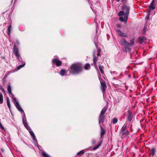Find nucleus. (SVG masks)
<instances>
[{
  "label": "nucleus",
  "mask_w": 157,
  "mask_h": 157,
  "mask_svg": "<svg viewBox=\"0 0 157 157\" xmlns=\"http://www.w3.org/2000/svg\"><path fill=\"white\" fill-rule=\"evenodd\" d=\"M96 140L95 139L92 140V143L93 145H94L96 143Z\"/></svg>",
  "instance_id": "nucleus-33"
},
{
  "label": "nucleus",
  "mask_w": 157,
  "mask_h": 157,
  "mask_svg": "<svg viewBox=\"0 0 157 157\" xmlns=\"http://www.w3.org/2000/svg\"><path fill=\"white\" fill-rule=\"evenodd\" d=\"M117 27H121L120 25L119 24H117Z\"/></svg>",
  "instance_id": "nucleus-37"
},
{
  "label": "nucleus",
  "mask_w": 157,
  "mask_h": 157,
  "mask_svg": "<svg viewBox=\"0 0 157 157\" xmlns=\"http://www.w3.org/2000/svg\"><path fill=\"white\" fill-rule=\"evenodd\" d=\"M84 152H85L84 150H82L80 151L79 152H78L77 153V155H82V154H84Z\"/></svg>",
  "instance_id": "nucleus-25"
},
{
  "label": "nucleus",
  "mask_w": 157,
  "mask_h": 157,
  "mask_svg": "<svg viewBox=\"0 0 157 157\" xmlns=\"http://www.w3.org/2000/svg\"><path fill=\"white\" fill-rule=\"evenodd\" d=\"M100 126L101 128V137L102 138L105 134V131L102 127V125H100Z\"/></svg>",
  "instance_id": "nucleus-15"
},
{
  "label": "nucleus",
  "mask_w": 157,
  "mask_h": 157,
  "mask_svg": "<svg viewBox=\"0 0 157 157\" xmlns=\"http://www.w3.org/2000/svg\"><path fill=\"white\" fill-rule=\"evenodd\" d=\"M133 117V115L132 113L130 110L129 109L128 112L127 119V120L129 121L130 123L132 122Z\"/></svg>",
  "instance_id": "nucleus-9"
},
{
  "label": "nucleus",
  "mask_w": 157,
  "mask_h": 157,
  "mask_svg": "<svg viewBox=\"0 0 157 157\" xmlns=\"http://www.w3.org/2000/svg\"><path fill=\"white\" fill-rule=\"evenodd\" d=\"M2 92H5V90H4V89L3 88L2 89Z\"/></svg>",
  "instance_id": "nucleus-38"
},
{
  "label": "nucleus",
  "mask_w": 157,
  "mask_h": 157,
  "mask_svg": "<svg viewBox=\"0 0 157 157\" xmlns=\"http://www.w3.org/2000/svg\"><path fill=\"white\" fill-rule=\"evenodd\" d=\"M6 101L8 106L9 109H10V105L9 98H6Z\"/></svg>",
  "instance_id": "nucleus-24"
},
{
  "label": "nucleus",
  "mask_w": 157,
  "mask_h": 157,
  "mask_svg": "<svg viewBox=\"0 0 157 157\" xmlns=\"http://www.w3.org/2000/svg\"><path fill=\"white\" fill-rule=\"evenodd\" d=\"M101 143H100L98 145L94 147L93 148V150H95L97 149L101 145Z\"/></svg>",
  "instance_id": "nucleus-30"
},
{
  "label": "nucleus",
  "mask_w": 157,
  "mask_h": 157,
  "mask_svg": "<svg viewBox=\"0 0 157 157\" xmlns=\"http://www.w3.org/2000/svg\"><path fill=\"white\" fill-rule=\"evenodd\" d=\"M82 65L80 63H77L73 64L70 68V73L72 75H77L82 71Z\"/></svg>",
  "instance_id": "nucleus-2"
},
{
  "label": "nucleus",
  "mask_w": 157,
  "mask_h": 157,
  "mask_svg": "<svg viewBox=\"0 0 157 157\" xmlns=\"http://www.w3.org/2000/svg\"><path fill=\"white\" fill-rule=\"evenodd\" d=\"M107 110V108L105 107L102 109L98 117V123L100 126L102 125V124H103L104 121L105 119V114Z\"/></svg>",
  "instance_id": "nucleus-7"
},
{
  "label": "nucleus",
  "mask_w": 157,
  "mask_h": 157,
  "mask_svg": "<svg viewBox=\"0 0 157 157\" xmlns=\"http://www.w3.org/2000/svg\"><path fill=\"white\" fill-rule=\"evenodd\" d=\"M98 59V57L95 56L94 55V59H93V63L94 64L95 67L96 68L97 67V61Z\"/></svg>",
  "instance_id": "nucleus-16"
},
{
  "label": "nucleus",
  "mask_w": 157,
  "mask_h": 157,
  "mask_svg": "<svg viewBox=\"0 0 157 157\" xmlns=\"http://www.w3.org/2000/svg\"><path fill=\"white\" fill-rule=\"evenodd\" d=\"M7 90L9 94L10 95V96L13 99L14 103L16 107L19 111L23 112V110L21 107L20 105V104L16 98L14 97V95L12 94V92L11 88L10 85H9L7 87Z\"/></svg>",
  "instance_id": "nucleus-5"
},
{
  "label": "nucleus",
  "mask_w": 157,
  "mask_h": 157,
  "mask_svg": "<svg viewBox=\"0 0 157 157\" xmlns=\"http://www.w3.org/2000/svg\"><path fill=\"white\" fill-rule=\"evenodd\" d=\"M52 63L53 64L56 65L57 67H59L62 65V62L58 59H54L52 60Z\"/></svg>",
  "instance_id": "nucleus-10"
},
{
  "label": "nucleus",
  "mask_w": 157,
  "mask_h": 157,
  "mask_svg": "<svg viewBox=\"0 0 157 157\" xmlns=\"http://www.w3.org/2000/svg\"><path fill=\"white\" fill-rule=\"evenodd\" d=\"M134 41L135 38H133L130 42V43H129L130 45H129V48H130V46H132L134 44Z\"/></svg>",
  "instance_id": "nucleus-21"
},
{
  "label": "nucleus",
  "mask_w": 157,
  "mask_h": 157,
  "mask_svg": "<svg viewBox=\"0 0 157 157\" xmlns=\"http://www.w3.org/2000/svg\"><path fill=\"white\" fill-rule=\"evenodd\" d=\"M110 73L113 76H116L117 74V72L115 71H111Z\"/></svg>",
  "instance_id": "nucleus-28"
},
{
  "label": "nucleus",
  "mask_w": 157,
  "mask_h": 157,
  "mask_svg": "<svg viewBox=\"0 0 157 157\" xmlns=\"http://www.w3.org/2000/svg\"><path fill=\"white\" fill-rule=\"evenodd\" d=\"M122 9L124 10V12H125V13L124 14V17H120L119 18V20L121 21L126 23L128 19L130 8L127 5H124L122 6Z\"/></svg>",
  "instance_id": "nucleus-4"
},
{
  "label": "nucleus",
  "mask_w": 157,
  "mask_h": 157,
  "mask_svg": "<svg viewBox=\"0 0 157 157\" xmlns=\"http://www.w3.org/2000/svg\"><path fill=\"white\" fill-rule=\"evenodd\" d=\"M16 43L17 45H20V43L18 40H16Z\"/></svg>",
  "instance_id": "nucleus-34"
},
{
  "label": "nucleus",
  "mask_w": 157,
  "mask_h": 157,
  "mask_svg": "<svg viewBox=\"0 0 157 157\" xmlns=\"http://www.w3.org/2000/svg\"><path fill=\"white\" fill-rule=\"evenodd\" d=\"M101 89L103 93L104 94L106 88V85L104 82H101Z\"/></svg>",
  "instance_id": "nucleus-12"
},
{
  "label": "nucleus",
  "mask_w": 157,
  "mask_h": 157,
  "mask_svg": "<svg viewBox=\"0 0 157 157\" xmlns=\"http://www.w3.org/2000/svg\"><path fill=\"white\" fill-rule=\"evenodd\" d=\"M113 79H115V78H113Z\"/></svg>",
  "instance_id": "nucleus-41"
},
{
  "label": "nucleus",
  "mask_w": 157,
  "mask_h": 157,
  "mask_svg": "<svg viewBox=\"0 0 157 157\" xmlns=\"http://www.w3.org/2000/svg\"><path fill=\"white\" fill-rule=\"evenodd\" d=\"M149 19V16H147L146 17V20H147Z\"/></svg>",
  "instance_id": "nucleus-35"
},
{
  "label": "nucleus",
  "mask_w": 157,
  "mask_h": 157,
  "mask_svg": "<svg viewBox=\"0 0 157 157\" xmlns=\"http://www.w3.org/2000/svg\"><path fill=\"white\" fill-rule=\"evenodd\" d=\"M125 0H121V2H123Z\"/></svg>",
  "instance_id": "nucleus-39"
},
{
  "label": "nucleus",
  "mask_w": 157,
  "mask_h": 157,
  "mask_svg": "<svg viewBox=\"0 0 157 157\" xmlns=\"http://www.w3.org/2000/svg\"><path fill=\"white\" fill-rule=\"evenodd\" d=\"M13 52L15 55L16 56V58L17 60V61L20 62L21 64H22L19 65L17 67V69L19 70L25 66V62L22 61L20 54L18 52V48L16 47V45H14L13 46Z\"/></svg>",
  "instance_id": "nucleus-3"
},
{
  "label": "nucleus",
  "mask_w": 157,
  "mask_h": 157,
  "mask_svg": "<svg viewBox=\"0 0 157 157\" xmlns=\"http://www.w3.org/2000/svg\"><path fill=\"white\" fill-rule=\"evenodd\" d=\"M94 44H95L96 48H98V44H97L96 43H95Z\"/></svg>",
  "instance_id": "nucleus-36"
},
{
  "label": "nucleus",
  "mask_w": 157,
  "mask_h": 157,
  "mask_svg": "<svg viewBox=\"0 0 157 157\" xmlns=\"http://www.w3.org/2000/svg\"><path fill=\"white\" fill-rule=\"evenodd\" d=\"M3 96L2 94L0 92V104H2L3 103Z\"/></svg>",
  "instance_id": "nucleus-20"
},
{
  "label": "nucleus",
  "mask_w": 157,
  "mask_h": 157,
  "mask_svg": "<svg viewBox=\"0 0 157 157\" xmlns=\"http://www.w3.org/2000/svg\"><path fill=\"white\" fill-rule=\"evenodd\" d=\"M116 31L118 33L119 35L121 36L126 37H128L126 33H123L119 29H117L116 30Z\"/></svg>",
  "instance_id": "nucleus-11"
},
{
  "label": "nucleus",
  "mask_w": 157,
  "mask_h": 157,
  "mask_svg": "<svg viewBox=\"0 0 157 157\" xmlns=\"http://www.w3.org/2000/svg\"><path fill=\"white\" fill-rule=\"evenodd\" d=\"M20 112L21 113H22L23 114V115H22V122L24 126H25V128L27 129V130L29 131V133L30 135L32 136L34 144H35V145L36 144L37 145V147L39 149L40 147H41L38 145L37 141L35 135L34 134L33 132V131L30 128V127L28 125V124L26 116L24 111H23V112Z\"/></svg>",
  "instance_id": "nucleus-1"
},
{
  "label": "nucleus",
  "mask_w": 157,
  "mask_h": 157,
  "mask_svg": "<svg viewBox=\"0 0 157 157\" xmlns=\"http://www.w3.org/2000/svg\"><path fill=\"white\" fill-rule=\"evenodd\" d=\"M90 65L88 63L86 64L84 66V69L86 70H88L90 69Z\"/></svg>",
  "instance_id": "nucleus-22"
},
{
  "label": "nucleus",
  "mask_w": 157,
  "mask_h": 157,
  "mask_svg": "<svg viewBox=\"0 0 157 157\" xmlns=\"http://www.w3.org/2000/svg\"><path fill=\"white\" fill-rule=\"evenodd\" d=\"M42 155L44 157H51L45 152H42Z\"/></svg>",
  "instance_id": "nucleus-27"
},
{
  "label": "nucleus",
  "mask_w": 157,
  "mask_h": 157,
  "mask_svg": "<svg viewBox=\"0 0 157 157\" xmlns=\"http://www.w3.org/2000/svg\"><path fill=\"white\" fill-rule=\"evenodd\" d=\"M124 14V12L123 11H120L118 13V15L121 16L123 15Z\"/></svg>",
  "instance_id": "nucleus-29"
},
{
  "label": "nucleus",
  "mask_w": 157,
  "mask_h": 157,
  "mask_svg": "<svg viewBox=\"0 0 157 157\" xmlns=\"http://www.w3.org/2000/svg\"><path fill=\"white\" fill-rule=\"evenodd\" d=\"M117 121L118 120L117 118H114L112 122L113 124H115L117 123Z\"/></svg>",
  "instance_id": "nucleus-26"
},
{
  "label": "nucleus",
  "mask_w": 157,
  "mask_h": 157,
  "mask_svg": "<svg viewBox=\"0 0 157 157\" xmlns=\"http://www.w3.org/2000/svg\"><path fill=\"white\" fill-rule=\"evenodd\" d=\"M127 124H125L121 128L119 132V136L122 139H124L129 134V132L127 129Z\"/></svg>",
  "instance_id": "nucleus-6"
},
{
  "label": "nucleus",
  "mask_w": 157,
  "mask_h": 157,
  "mask_svg": "<svg viewBox=\"0 0 157 157\" xmlns=\"http://www.w3.org/2000/svg\"><path fill=\"white\" fill-rule=\"evenodd\" d=\"M155 149L154 148H152L151 150V153H150V155H152V156H153L155 155Z\"/></svg>",
  "instance_id": "nucleus-23"
},
{
  "label": "nucleus",
  "mask_w": 157,
  "mask_h": 157,
  "mask_svg": "<svg viewBox=\"0 0 157 157\" xmlns=\"http://www.w3.org/2000/svg\"><path fill=\"white\" fill-rule=\"evenodd\" d=\"M67 73V71L65 70L62 69L60 72V75L62 76H63L65 74Z\"/></svg>",
  "instance_id": "nucleus-18"
},
{
  "label": "nucleus",
  "mask_w": 157,
  "mask_h": 157,
  "mask_svg": "<svg viewBox=\"0 0 157 157\" xmlns=\"http://www.w3.org/2000/svg\"><path fill=\"white\" fill-rule=\"evenodd\" d=\"M12 29V25H11V22L10 25L8 26L7 28V33L9 36V37L10 36L11 34V31Z\"/></svg>",
  "instance_id": "nucleus-14"
},
{
  "label": "nucleus",
  "mask_w": 157,
  "mask_h": 157,
  "mask_svg": "<svg viewBox=\"0 0 157 157\" xmlns=\"http://www.w3.org/2000/svg\"><path fill=\"white\" fill-rule=\"evenodd\" d=\"M154 0H153L150 3L149 7L148 8V10L149 11L152 10H153L155 9V6L154 5Z\"/></svg>",
  "instance_id": "nucleus-13"
},
{
  "label": "nucleus",
  "mask_w": 157,
  "mask_h": 157,
  "mask_svg": "<svg viewBox=\"0 0 157 157\" xmlns=\"http://www.w3.org/2000/svg\"><path fill=\"white\" fill-rule=\"evenodd\" d=\"M100 51H101V49L100 48L98 49L97 54V55L98 56H99L100 55Z\"/></svg>",
  "instance_id": "nucleus-32"
},
{
  "label": "nucleus",
  "mask_w": 157,
  "mask_h": 157,
  "mask_svg": "<svg viewBox=\"0 0 157 157\" xmlns=\"http://www.w3.org/2000/svg\"><path fill=\"white\" fill-rule=\"evenodd\" d=\"M117 2H119L120 0H116Z\"/></svg>",
  "instance_id": "nucleus-40"
},
{
  "label": "nucleus",
  "mask_w": 157,
  "mask_h": 157,
  "mask_svg": "<svg viewBox=\"0 0 157 157\" xmlns=\"http://www.w3.org/2000/svg\"><path fill=\"white\" fill-rule=\"evenodd\" d=\"M13 72H12L11 71H7L6 72V75L7 76L8 75H9L11 73H12Z\"/></svg>",
  "instance_id": "nucleus-31"
},
{
  "label": "nucleus",
  "mask_w": 157,
  "mask_h": 157,
  "mask_svg": "<svg viewBox=\"0 0 157 157\" xmlns=\"http://www.w3.org/2000/svg\"><path fill=\"white\" fill-rule=\"evenodd\" d=\"M138 39L139 43L140 44H141L145 40L146 38L144 37H139Z\"/></svg>",
  "instance_id": "nucleus-17"
},
{
  "label": "nucleus",
  "mask_w": 157,
  "mask_h": 157,
  "mask_svg": "<svg viewBox=\"0 0 157 157\" xmlns=\"http://www.w3.org/2000/svg\"><path fill=\"white\" fill-rule=\"evenodd\" d=\"M99 68L102 74L103 75V74H104L103 67L101 65H99Z\"/></svg>",
  "instance_id": "nucleus-19"
},
{
  "label": "nucleus",
  "mask_w": 157,
  "mask_h": 157,
  "mask_svg": "<svg viewBox=\"0 0 157 157\" xmlns=\"http://www.w3.org/2000/svg\"><path fill=\"white\" fill-rule=\"evenodd\" d=\"M120 42L121 44L124 47L125 52H130L131 48H129V45H130L129 43L125 39L122 38L120 40Z\"/></svg>",
  "instance_id": "nucleus-8"
}]
</instances>
